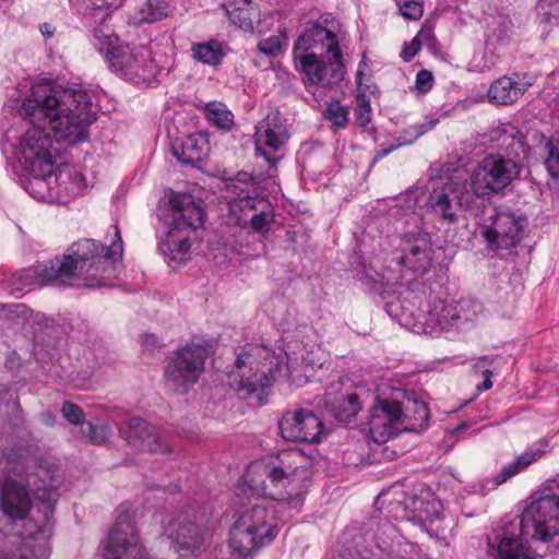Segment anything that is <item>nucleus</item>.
I'll list each match as a JSON object with an SVG mask.
<instances>
[{"instance_id":"obj_31","label":"nucleus","mask_w":559,"mask_h":559,"mask_svg":"<svg viewBox=\"0 0 559 559\" xmlns=\"http://www.w3.org/2000/svg\"><path fill=\"white\" fill-rule=\"evenodd\" d=\"M84 17L92 27L94 46L102 53L105 49V32L102 27L105 22V0H88Z\"/></svg>"},{"instance_id":"obj_34","label":"nucleus","mask_w":559,"mask_h":559,"mask_svg":"<svg viewBox=\"0 0 559 559\" xmlns=\"http://www.w3.org/2000/svg\"><path fill=\"white\" fill-rule=\"evenodd\" d=\"M43 264L44 263H38L34 267L24 269L14 273L9 280V284L12 286L11 293H21L25 287L34 283L58 286L56 278H48L43 272L39 271V266ZM46 264H49V262Z\"/></svg>"},{"instance_id":"obj_28","label":"nucleus","mask_w":559,"mask_h":559,"mask_svg":"<svg viewBox=\"0 0 559 559\" xmlns=\"http://www.w3.org/2000/svg\"><path fill=\"white\" fill-rule=\"evenodd\" d=\"M174 153L182 164L195 166L207 156L209 140L202 133L190 134L182 141L180 151L175 148Z\"/></svg>"},{"instance_id":"obj_26","label":"nucleus","mask_w":559,"mask_h":559,"mask_svg":"<svg viewBox=\"0 0 559 559\" xmlns=\"http://www.w3.org/2000/svg\"><path fill=\"white\" fill-rule=\"evenodd\" d=\"M490 140L495 143V147L503 152L506 158H512L522 162L530 155L531 147L527 144L524 134L513 124H502L490 132Z\"/></svg>"},{"instance_id":"obj_50","label":"nucleus","mask_w":559,"mask_h":559,"mask_svg":"<svg viewBox=\"0 0 559 559\" xmlns=\"http://www.w3.org/2000/svg\"><path fill=\"white\" fill-rule=\"evenodd\" d=\"M430 33L420 31L409 44L405 43L403 46V50L401 57L404 61H409L413 59L421 48V37H429Z\"/></svg>"},{"instance_id":"obj_33","label":"nucleus","mask_w":559,"mask_h":559,"mask_svg":"<svg viewBox=\"0 0 559 559\" xmlns=\"http://www.w3.org/2000/svg\"><path fill=\"white\" fill-rule=\"evenodd\" d=\"M61 414L70 424L80 426L81 432L93 443L102 444L104 442L102 433H98V429L90 421L84 420V413L76 404L64 402L61 406Z\"/></svg>"},{"instance_id":"obj_4","label":"nucleus","mask_w":559,"mask_h":559,"mask_svg":"<svg viewBox=\"0 0 559 559\" xmlns=\"http://www.w3.org/2000/svg\"><path fill=\"white\" fill-rule=\"evenodd\" d=\"M102 241L84 238L73 242L63 254L62 260L49 261L39 266L48 278H56L58 286H70L83 282L88 287L103 285Z\"/></svg>"},{"instance_id":"obj_45","label":"nucleus","mask_w":559,"mask_h":559,"mask_svg":"<svg viewBox=\"0 0 559 559\" xmlns=\"http://www.w3.org/2000/svg\"><path fill=\"white\" fill-rule=\"evenodd\" d=\"M547 156L545 158V166L551 177L559 178V138L551 139L547 145Z\"/></svg>"},{"instance_id":"obj_39","label":"nucleus","mask_w":559,"mask_h":559,"mask_svg":"<svg viewBox=\"0 0 559 559\" xmlns=\"http://www.w3.org/2000/svg\"><path fill=\"white\" fill-rule=\"evenodd\" d=\"M535 10L540 23L559 26V0H538Z\"/></svg>"},{"instance_id":"obj_8","label":"nucleus","mask_w":559,"mask_h":559,"mask_svg":"<svg viewBox=\"0 0 559 559\" xmlns=\"http://www.w3.org/2000/svg\"><path fill=\"white\" fill-rule=\"evenodd\" d=\"M473 203L465 185L450 178L433 180L427 200L429 211L448 225L457 224L461 213L472 210Z\"/></svg>"},{"instance_id":"obj_47","label":"nucleus","mask_w":559,"mask_h":559,"mask_svg":"<svg viewBox=\"0 0 559 559\" xmlns=\"http://www.w3.org/2000/svg\"><path fill=\"white\" fill-rule=\"evenodd\" d=\"M401 14L412 21H417L423 16V4L415 0H395Z\"/></svg>"},{"instance_id":"obj_59","label":"nucleus","mask_w":559,"mask_h":559,"mask_svg":"<svg viewBox=\"0 0 559 559\" xmlns=\"http://www.w3.org/2000/svg\"><path fill=\"white\" fill-rule=\"evenodd\" d=\"M252 473H253L252 471H249L248 475H247V477H248L247 481L250 484L254 481V479L251 477Z\"/></svg>"},{"instance_id":"obj_18","label":"nucleus","mask_w":559,"mask_h":559,"mask_svg":"<svg viewBox=\"0 0 559 559\" xmlns=\"http://www.w3.org/2000/svg\"><path fill=\"white\" fill-rule=\"evenodd\" d=\"M165 534L173 540L177 552L183 556H199L205 549L210 534L187 515L179 514L165 525Z\"/></svg>"},{"instance_id":"obj_14","label":"nucleus","mask_w":559,"mask_h":559,"mask_svg":"<svg viewBox=\"0 0 559 559\" xmlns=\"http://www.w3.org/2000/svg\"><path fill=\"white\" fill-rule=\"evenodd\" d=\"M145 555L135 535L130 510L120 508L107 537V559H144Z\"/></svg>"},{"instance_id":"obj_58","label":"nucleus","mask_w":559,"mask_h":559,"mask_svg":"<svg viewBox=\"0 0 559 559\" xmlns=\"http://www.w3.org/2000/svg\"><path fill=\"white\" fill-rule=\"evenodd\" d=\"M386 451H388V448L385 447L383 452H386ZM395 455H396L395 451H391L390 454L384 453L385 459H389V460L393 459Z\"/></svg>"},{"instance_id":"obj_44","label":"nucleus","mask_w":559,"mask_h":559,"mask_svg":"<svg viewBox=\"0 0 559 559\" xmlns=\"http://www.w3.org/2000/svg\"><path fill=\"white\" fill-rule=\"evenodd\" d=\"M142 22L153 23L159 21L168 15V5L165 1H156L153 4L151 1H147L146 9H141Z\"/></svg>"},{"instance_id":"obj_7","label":"nucleus","mask_w":559,"mask_h":559,"mask_svg":"<svg viewBox=\"0 0 559 559\" xmlns=\"http://www.w3.org/2000/svg\"><path fill=\"white\" fill-rule=\"evenodd\" d=\"M117 37L107 36V64L109 69L135 85H148L157 74L155 64L147 49L134 52L129 45L114 46Z\"/></svg>"},{"instance_id":"obj_29","label":"nucleus","mask_w":559,"mask_h":559,"mask_svg":"<svg viewBox=\"0 0 559 559\" xmlns=\"http://www.w3.org/2000/svg\"><path fill=\"white\" fill-rule=\"evenodd\" d=\"M223 9L233 24L246 31L253 29L259 12L250 0H225Z\"/></svg>"},{"instance_id":"obj_27","label":"nucleus","mask_w":559,"mask_h":559,"mask_svg":"<svg viewBox=\"0 0 559 559\" xmlns=\"http://www.w3.org/2000/svg\"><path fill=\"white\" fill-rule=\"evenodd\" d=\"M520 75L515 74V78L502 76L496 80L489 87L488 98L491 103L498 105L512 104L521 97L531 82H521Z\"/></svg>"},{"instance_id":"obj_11","label":"nucleus","mask_w":559,"mask_h":559,"mask_svg":"<svg viewBox=\"0 0 559 559\" xmlns=\"http://www.w3.org/2000/svg\"><path fill=\"white\" fill-rule=\"evenodd\" d=\"M506 527H510L518 537L521 528H532V537L539 540L555 537L559 534V496L547 493L534 499L524 510L520 526L511 523Z\"/></svg>"},{"instance_id":"obj_38","label":"nucleus","mask_w":559,"mask_h":559,"mask_svg":"<svg viewBox=\"0 0 559 559\" xmlns=\"http://www.w3.org/2000/svg\"><path fill=\"white\" fill-rule=\"evenodd\" d=\"M207 120L221 129H229L233 124L234 115L221 102H210L205 105Z\"/></svg>"},{"instance_id":"obj_61","label":"nucleus","mask_w":559,"mask_h":559,"mask_svg":"<svg viewBox=\"0 0 559 559\" xmlns=\"http://www.w3.org/2000/svg\"><path fill=\"white\" fill-rule=\"evenodd\" d=\"M240 176H241V179H242L243 181H245V180H247V177H248V178H251L247 173L238 174V177H240Z\"/></svg>"},{"instance_id":"obj_23","label":"nucleus","mask_w":559,"mask_h":559,"mask_svg":"<svg viewBox=\"0 0 559 559\" xmlns=\"http://www.w3.org/2000/svg\"><path fill=\"white\" fill-rule=\"evenodd\" d=\"M171 224L170 238L175 231L195 230L203 225L204 211L189 194H175L170 200Z\"/></svg>"},{"instance_id":"obj_21","label":"nucleus","mask_w":559,"mask_h":559,"mask_svg":"<svg viewBox=\"0 0 559 559\" xmlns=\"http://www.w3.org/2000/svg\"><path fill=\"white\" fill-rule=\"evenodd\" d=\"M324 406L334 419L346 424L357 416L361 409V402L348 381L340 379L328 386Z\"/></svg>"},{"instance_id":"obj_6","label":"nucleus","mask_w":559,"mask_h":559,"mask_svg":"<svg viewBox=\"0 0 559 559\" xmlns=\"http://www.w3.org/2000/svg\"><path fill=\"white\" fill-rule=\"evenodd\" d=\"M276 526L265 507L254 506L242 512L229 531V547L233 555L247 558L265 543L273 540Z\"/></svg>"},{"instance_id":"obj_35","label":"nucleus","mask_w":559,"mask_h":559,"mask_svg":"<svg viewBox=\"0 0 559 559\" xmlns=\"http://www.w3.org/2000/svg\"><path fill=\"white\" fill-rule=\"evenodd\" d=\"M455 301L442 302L435 306V309L429 312V320L435 322L441 330L450 328H457L460 325Z\"/></svg>"},{"instance_id":"obj_30","label":"nucleus","mask_w":559,"mask_h":559,"mask_svg":"<svg viewBox=\"0 0 559 559\" xmlns=\"http://www.w3.org/2000/svg\"><path fill=\"white\" fill-rule=\"evenodd\" d=\"M545 451L539 448H530L525 452L518 455L512 462L503 465L500 472L492 478L496 486L507 483L509 479L537 462Z\"/></svg>"},{"instance_id":"obj_13","label":"nucleus","mask_w":559,"mask_h":559,"mask_svg":"<svg viewBox=\"0 0 559 559\" xmlns=\"http://www.w3.org/2000/svg\"><path fill=\"white\" fill-rule=\"evenodd\" d=\"M406 411L396 399H378L369 416V432L377 443H385L404 429Z\"/></svg>"},{"instance_id":"obj_12","label":"nucleus","mask_w":559,"mask_h":559,"mask_svg":"<svg viewBox=\"0 0 559 559\" xmlns=\"http://www.w3.org/2000/svg\"><path fill=\"white\" fill-rule=\"evenodd\" d=\"M527 218L522 214L509 211H495L490 223L481 226L480 234L488 248L492 250L509 249L516 246L523 238Z\"/></svg>"},{"instance_id":"obj_1","label":"nucleus","mask_w":559,"mask_h":559,"mask_svg":"<svg viewBox=\"0 0 559 559\" xmlns=\"http://www.w3.org/2000/svg\"><path fill=\"white\" fill-rule=\"evenodd\" d=\"M91 106L82 91H60L48 81L32 87L23 103L31 127L19 143L20 162L31 175L27 186L50 187L53 169L62 159V143L73 145L86 139L87 126L94 120Z\"/></svg>"},{"instance_id":"obj_55","label":"nucleus","mask_w":559,"mask_h":559,"mask_svg":"<svg viewBox=\"0 0 559 559\" xmlns=\"http://www.w3.org/2000/svg\"><path fill=\"white\" fill-rule=\"evenodd\" d=\"M492 360L488 356L480 357L473 366V371L476 374L484 377L486 368H490Z\"/></svg>"},{"instance_id":"obj_24","label":"nucleus","mask_w":559,"mask_h":559,"mask_svg":"<svg viewBox=\"0 0 559 559\" xmlns=\"http://www.w3.org/2000/svg\"><path fill=\"white\" fill-rule=\"evenodd\" d=\"M334 56L336 51H341L337 37L335 33L318 23L310 24L299 35L294 53L298 55L309 53L310 51H324Z\"/></svg>"},{"instance_id":"obj_42","label":"nucleus","mask_w":559,"mask_h":559,"mask_svg":"<svg viewBox=\"0 0 559 559\" xmlns=\"http://www.w3.org/2000/svg\"><path fill=\"white\" fill-rule=\"evenodd\" d=\"M355 121L359 127H366L371 121L370 99L365 93L356 96V107L354 110Z\"/></svg>"},{"instance_id":"obj_32","label":"nucleus","mask_w":559,"mask_h":559,"mask_svg":"<svg viewBox=\"0 0 559 559\" xmlns=\"http://www.w3.org/2000/svg\"><path fill=\"white\" fill-rule=\"evenodd\" d=\"M227 50L228 48L217 39L197 43L191 47L192 58L195 61L214 68L222 63Z\"/></svg>"},{"instance_id":"obj_9","label":"nucleus","mask_w":559,"mask_h":559,"mask_svg":"<svg viewBox=\"0 0 559 559\" xmlns=\"http://www.w3.org/2000/svg\"><path fill=\"white\" fill-rule=\"evenodd\" d=\"M518 160L500 154L483 158L471 175V188L476 197L487 198L503 191L520 176Z\"/></svg>"},{"instance_id":"obj_10","label":"nucleus","mask_w":559,"mask_h":559,"mask_svg":"<svg viewBox=\"0 0 559 559\" xmlns=\"http://www.w3.org/2000/svg\"><path fill=\"white\" fill-rule=\"evenodd\" d=\"M206 357V348L200 344H187L176 350L165 368L166 385L176 393H187L203 372Z\"/></svg>"},{"instance_id":"obj_52","label":"nucleus","mask_w":559,"mask_h":559,"mask_svg":"<svg viewBox=\"0 0 559 559\" xmlns=\"http://www.w3.org/2000/svg\"><path fill=\"white\" fill-rule=\"evenodd\" d=\"M435 83L432 73L429 70L423 69L417 72L415 88L419 94L428 93Z\"/></svg>"},{"instance_id":"obj_37","label":"nucleus","mask_w":559,"mask_h":559,"mask_svg":"<svg viewBox=\"0 0 559 559\" xmlns=\"http://www.w3.org/2000/svg\"><path fill=\"white\" fill-rule=\"evenodd\" d=\"M180 233L175 231L174 237L170 238V230H168L166 239L162 242V249L175 261H182L190 250L189 236H179Z\"/></svg>"},{"instance_id":"obj_2","label":"nucleus","mask_w":559,"mask_h":559,"mask_svg":"<svg viewBox=\"0 0 559 559\" xmlns=\"http://www.w3.org/2000/svg\"><path fill=\"white\" fill-rule=\"evenodd\" d=\"M31 492L41 503L38 510L41 518L26 522L27 537H7L0 546V559H47L48 557L47 539L52 533L57 489L47 486L38 473L13 468L0 486L1 509L11 519H24L31 508Z\"/></svg>"},{"instance_id":"obj_3","label":"nucleus","mask_w":559,"mask_h":559,"mask_svg":"<svg viewBox=\"0 0 559 559\" xmlns=\"http://www.w3.org/2000/svg\"><path fill=\"white\" fill-rule=\"evenodd\" d=\"M304 461L298 450L280 452L262 467L270 485L263 481L260 488L257 485L254 489L277 501L282 508L299 512L310 480V471L301 464Z\"/></svg>"},{"instance_id":"obj_49","label":"nucleus","mask_w":559,"mask_h":559,"mask_svg":"<svg viewBox=\"0 0 559 559\" xmlns=\"http://www.w3.org/2000/svg\"><path fill=\"white\" fill-rule=\"evenodd\" d=\"M407 132H409L412 134V138L409 140H404L403 142H400L396 145H391L388 148L379 150L373 157V162H378V160L382 159L383 157L389 155L391 152H393L396 147H399L403 144L413 143L418 136H420L425 132L424 126H413L409 128V130H407Z\"/></svg>"},{"instance_id":"obj_15","label":"nucleus","mask_w":559,"mask_h":559,"mask_svg":"<svg viewBox=\"0 0 559 559\" xmlns=\"http://www.w3.org/2000/svg\"><path fill=\"white\" fill-rule=\"evenodd\" d=\"M255 153L275 166L284 155L285 144L288 141V131L285 120L280 112H271L255 127Z\"/></svg>"},{"instance_id":"obj_46","label":"nucleus","mask_w":559,"mask_h":559,"mask_svg":"<svg viewBox=\"0 0 559 559\" xmlns=\"http://www.w3.org/2000/svg\"><path fill=\"white\" fill-rule=\"evenodd\" d=\"M114 228L115 239L111 241L110 246L107 247V263L110 261L114 270H116L117 264H120L122 261L123 242L118 226L115 225Z\"/></svg>"},{"instance_id":"obj_53","label":"nucleus","mask_w":559,"mask_h":559,"mask_svg":"<svg viewBox=\"0 0 559 559\" xmlns=\"http://www.w3.org/2000/svg\"><path fill=\"white\" fill-rule=\"evenodd\" d=\"M385 311L391 318L397 320L401 324H407L405 313L399 300L386 302Z\"/></svg>"},{"instance_id":"obj_40","label":"nucleus","mask_w":559,"mask_h":559,"mask_svg":"<svg viewBox=\"0 0 559 559\" xmlns=\"http://www.w3.org/2000/svg\"><path fill=\"white\" fill-rule=\"evenodd\" d=\"M324 117L336 128L344 129L349 121V109L338 100H331L325 110Z\"/></svg>"},{"instance_id":"obj_17","label":"nucleus","mask_w":559,"mask_h":559,"mask_svg":"<svg viewBox=\"0 0 559 559\" xmlns=\"http://www.w3.org/2000/svg\"><path fill=\"white\" fill-rule=\"evenodd\" d=\"M25 189L31 195L38 200H43L47 197L66 199L82 194L86 189V183L79 169L66 165L63 160L60 159L51 175L50 187L26 186Z\"/></svg>"},{"instance_id":"obj_54","label":"nucleus","mask_w":559,"mask_h":559,"mask_svg":"<svg viewBox=\"0 0 559 559\" xmlns=\"http://www.w3.org/2000/svg\"><path fill=\"white\" fill-rule=\"evenodd\" d=\"M141 346L143 350L153 352L156 348H160L162 344L156 335L143 334L141 335Z\"/></svg>"},{"instance_id":"obj_43","label":"nucleus","mask_w":559,"mask_h":559,"mask_svg":"<svg viewBox=\"0 0 559 559\" xmlns=\"http://www.w3.org/2000/svg\"><path fill=\"white\" fill-rule=\"evenodd\" d=\"M261 205L266 206L264 199L246 194L230 201L229 207L233 213H245L247 211H257Z\"/></svg>"},{"instance_id":"obj_36","label":"nucleus","mask_w":559,"mask_h":559,"mask_svg":"<svg viewBox=\"0 0 559 559\" xmlns=\"http://www.w3.org/2000/svg\"><path fill=\"white\" fill-rule=\"evenodd\" d=\"M403 407L407 413V418H405L404 421V430L420 428L428 420L429 409L424 402L408 399L403 402Z\"/></svg>"},{"instance_id":"obj_60","label":"nucleus","mask_w":559,"mask_h":559,"mask_svg":"<svg viewBox=\"0 0 559 559\" xmlns=\"http://www.w3.org/2000/svg\"><path fill=\"white\" fill-rule=\"evenodd\" d=\"M240 176H241V179H242L243 181H245V180H247V177H248V178H251L247 173L238 174V177H240Z\"/></svg>"},{"instance_id":"obj_57","label":"nucleus","mask_w":559,"mask_h":559,"mask_svg":"<svg viewBox=\"0 0 559 559\" xmlns=\"http://www.w3.org/2000/svg\"><path fill=\"white\" fill-rule=\"evenodd\" d=\"M43 420L47 425H52L55 421V415L51 412L43 413Z\"/></svg>"},{"instance_id":"obj_48","label":"nucleus","mask_w":559,"mask_h":559,"mask_svg":"<svg viewBox=\"0 0 559 559\" xmlns=\"http://www.w3.org/2000/svg\"><path fill=\"white\" fill-rule=\"evenodd\" d=\"M273 221V213L261 209L250 218V227L259 234H266L270 229V223Z\"/></svg>"},{"instance_id":"obj_25","label":"nucleus","mask_w":559,"mask_h":559,"mask_svg":"<svg viewBox=\"0 0 559 559\" xmlns=\"http://www.w3.org/2000/svg\"><path fill=\"white\" fill-rule=\"evenodd\" d=\"M488 552L497 559H536L533 550L510 527H501L488 536Z\"/></svg>"},{"instance_id":"obj_5","label":"nucleus","mask_w":559,"mask_h":559,"mask_svg":"<svg viewBox=\"0 0 559 559\" xmlns=\"http://www.w3.org/2000/svg\"><path fill=\"white\" fill-rule=\"evenodd\" d=\"M276 368L277 359L270 349L248 345L237 355L234 368L228 373L229 385L240 399H260L264 389L272 385Z\"/></svg>"},{"instance_id":"obj_51","label":"nucleus","mask_w":559,"mask_h":559,"mask_svg":"<svg viewBox=\"0 0 559 559\" xmlns=\"http://www.w3.org/2000/svg\"><path fill=\"white\" fill-rule=\"evenodd\" d=\"M258 49L269 57H276L282 51V39L278 36H271L259 41Z\"/></svg>"},{"instance_id":"obj_56","label":"nucleus","mask_w":559,"mask_h":559,"mask_svg":"<svg viewBox=\"0 0 559 559\" xmlns=\"http://www.w3.org/2000/svg\"><path fill=\"white\" fill-rule=\"evenodd\" d=\"M491 376H492L491 369L490 368H486V370L484 371V381H483L481 384L477 385V389L478 390H489V389H491V386H492Z\"/></svg>"},{"instance_id":"obj_16","label":"nucleus","mask_w":559,"mask_h":559,"mask_svg":"<svg viewBox=\"0 0 559 559\" xmlns=\"http://www.w3.org/2000/svg\"><path fill=\"white\" fill-rule=\"evenodd\" d=\"M305 74L306 82L311 85H320L325 88L337 86L345 78V64L342 51H336L329 57V61L320 60L314 51L295 56Z\"/></svg>"},{"instance_id":"obj_20","label":"nucleus","mask_w":559,"mask_h":559,"mask_svg":"<svg viewBox=\"0 0 559 559\" xmlns=\"http://www.w3.org/2000/svg\"><path fill=\"white\" fill-rule=\"evenodd\" d=\"M119 435L131 445L152 453H171V445L160 436L157 428L140 417H131L118 424Z\"/></svg>"},{"instance_id":"obj_41","label":"nucleus","mask_w":559,"mask_h":559,"mask_svg":"<svg viewBox=\"0 0 559 559\" xmlns=\"http://www.w3.org/2000/svg\"><path fill=\"white\" fill-rule=\"evenodd\" d=\"M455 308L461 309L457 311L460 323L472 322L483 310L481 304L473 299H461L455 301Z\"/></svg>"},{"instance_id":"obj_22","label":"nucleus","mask_w":559,"mask_h":559,"mask_svg":"<svg viewBox=\"0 0 559 559\" xmlns=\"http://www.w3.org/2000/svg\"><path fill=\"white\" fill-rule=\"evenodd\" d=\"M401 255L397 263L406 266L412 272L424 275L431 265V241L426 233L407 235L401 242Z\"/></svg>"},{"instance_id":"obj_19","label":"nucleus","mask_w":559,"mask_h":559,"mask_svg":"<svg viewBox=\"0 0 559 559\" xmlns=\"http://www.w3.org/2000/svg\"><path fill=\"white\" fill-rule=\"evenodd\" d=\"M278 427L287 441L314 443L320 441L323 424L311 411L299 408L286 412Z\"/></svg>"}]
</instances>
